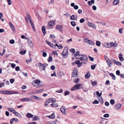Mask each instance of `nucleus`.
<instances>
[{
	"instance_id": "obj_4",
	"label": "nucleus",
	"mask_w": 124,
	"mask_h": 124,
	"mask_svg": "<svg viewBox=\"0 0 124 124\" xmlns=\"http://www.w3.org/2000/svg\"><path fill=\"white\" fill-rule=\"evenodd\" d=\"M25 38V40H26V41L28 42L29 44L30 47H32L33 46V44L32 41L30 39H29V38L25 37L24 36V39Z\"/></svg>"
},
{
	"instance_id": "obj_28",
	"label": "nucleus",
	"mask_w": 124,
	"mask_h": 124,
	"mask_svg": "<svg viewBox=\"0 0 124 124\" xmlns=\"http://www.w3.org/2000/svg\"><path fill=\"white\" fill-rule=\"evenodd\" d=\"M32 84L33 85L34 87H39L41 86V85L39 84Z\"/></svg>"
},
{
	"instance_id": "obj_9",
	"label": "nucleus",
	"mask_w": 124,
	"mask_h": 124,
	"mask_svg": "<svg viewBox=\"0 0 124 124\" xmlns=\"http://www.w3.org/2000/svg\"><path fill=\"white\" fill-rule=\"evenodd\" d=\"M45 42L47 44H48L49 45L52 47L54 48L55 47V46L54 45L52 44L51 43L49 42L47 40H46L45 41Z\"/></svg>"
},
{
	"instance_id": "obj_44",
	"label": "nucleus",
	"mask_w": 124,
	"mask_h": 124,
	"mask_svg": "<svg viewBox=\"0 0 124 124\" xmlns=\"http://www.w3.org/2000/svg\"><path fill=\"white\" fill-rule=\"evenodd\" d=\"M70 94V92L69 91H66L65 92L64 94L65 96H66L67 95L69 94Z\"/></svg>"
},
{
	"instance_id": "obj_61",
	"label": "nucleus",
	"mask_w": 124,
	"mask_h": 124,
	"mask_svg": "<svg viewBox=\"0 0 124 124\" xmlns=\"http://www.w3.org/2000/svg\"><path fill=\"white\" fill-rule=\"evenodd\" d=\"M91 27L95 29H96V26L95 25L94 23H93V25Z\"/></svg>"
},
{
	"instance_id": "obj_8",
	"label": "nucleus",
	"mask_w": 124,
	"mask_h": 124,
	"mask_svg": "<svg viewBox=\"0 0 124 124\" xmlns=\"http://www.w3.org/2000/svg\"><path fill=\"white\" fill-rule=\"evenodd\" d=\"M56 29L62 32V26L61 25H57L56 27Z\"/></svg>"
},
{
	"instance_id": "obj_51",
	"label": "nucleus",
	"mask_w": 124,
	"mask_h": 124,
	"mask_svg": "<svg viewBox=\"0 0 124 124\" xmlns=\"http://www.w3.org/2000/svg\"><path fill=\"white\" fill-rule=\"evenodd\" d=\"M70 51L71 52H72V53H74L75 52V50H74V49H73V48H72V49H71L70 50Z\"/></svg>"
},
{
	"instance_id": "obj_26",
	"label": "nucleus",
	"mask_w": 124,
	"mask_h": 124,
	"mask_svg": "<svg viewBox=\"0 0 124 124\" xmlns=\"http://www.w3.org/2000/svg\"><path fill=\"white\" fill-rule=\"evenodd\" d=\"M55 115L54 113H53L50 116H49V117L50 118H55Z\"/></svg>"
},
{
	"instance_id": "obj_7",
	"label": "nucleus",
	"mask_w": 124,
	"mask_h": 124,
	"mask_svg": "<svg viewBox=\"0 0 124 124\" xmlns=\"http://www.w3.org/2000/svg\"><path fill=\"white\" fill-rule=\"evenodd\" d=\"M66 108L64 106H62L60 108L61 112L64 115H66Z\"/></svg>"
},
{
	"instance_id": "obj_39",
	"label": "nucleus",
	"mask_w": 124,
	"mask_h": 124,
	"mask_svg": "<svg viewBox=\"0 0 124 124\" xmlns=\"http://www.w3.org/2000/svg\"><path fill=\"white\" fill-rule=\"evenodd\" d=\"M110 103L112 105H113L115 103V101L113 99H111L110 101Z\"/></svg>"
},
{
	"instance_id": "obj_22",
	"label": "nucleus",
	"mask_w": 124,
	"mask_h": 124,
	"mask_svg": "<svg viewBox=\"0 0 124 124\" xmlns=\"http://www.w3.org/2000/svg\"><path fill=\"white\" fill-rule=\"evenodd\" d=\"M107 62L108 63V66L109 67H111V65H112V63L110 60H108Z\"/></svg>"
},
{
	"instance_id": "obj_52",
	"label": "nucleus",
	"mask_w": 124,
	"mask_h": 124,
	"mask_svg": "<svg viewBox=\"0 0 124 124\" xmlns=\"http://www.w3.org/2000/svg\"><path fill=\"white\" fill-rule=\"evenodd\" d=\"M51 69L53 70H54L55 69V67L54 65H52L51 67Z\"/></svg>"
},
{
	"instance_id": "obj_21",
	"label": "nucleus",
	"mask_w": 124,
	"mask_h": 124,
	"mask_svg": "<svg viewBox=\"0 0 124 124\" xmlns=\"http://www.w3.org/2000/svg\"><path fill=\"white\" fill-rule=\"evenodd\" d=\"M80 53V52L79 51H77L74 55L75 57L77 59H79V57L77 58V56Z\"/></svg>"
},
{
	"instance_id": "obj_42",
	"label": "nucleus",
	"mask_w": 124,
	"mask_h": 124,
	"mask_svg": "<svg viewBox=\"0 0 124 124\" xmlns=\"http://www.w3.org/2000/svg\"><path fill=\"white\" fill-rule=\"evenodd\" d=\"M31 99L30 98H24V101H30L31 100Z\"/></svg>"
},
{
	"instance_id": "obj_54",
	"label": "nucleus",
	"mask_w": 124,
	"mask_h": 124,
	"mask_svg": "<svg viewBox=\"0 0 124 124\" xmlns=\"http://www.w3.org/2000/svg\"><path fill=\"white\" fill-rule=\"evenodd\" d=\"M109 116V115L108 114H106L104 115L103 116L105 117H108Z\"/></svg>"
},
{
	"instance_id": "obj_1",
	"label": "nucleus",
	"mask_w": 124,
	"mask_h": 124,
	"mask_svg": "<svg viewBox=\"0 0 124 124\" xmlns=\"http://www.w3.org/2000/svg\"><path fill=\"white\" fill-rule=\"evenodd\" d=\"M27 17H26V16L25 17V19L26 20V22L27 23H28V19L29 21L30 22L32 28L33 29L34 31H35V28L34 27V25L33 23H32V22L31 21V18L30 16L28 13H27Z\"/></svg>"
},
{
	"instance_id": "obj_55",
	"label": "nucleus",
	"mask_w": 124,
	"mask_h": 124,
	"mask_svg": "<svg viewBox=\"0 0 124 124\" xmlns=\"http://www.w3.org/2000/svg\"><path fill=\"white\" fill-rule=\"evenodd\" d=\"M16 70L17 71H19L20 70V68L18 66H16L15 68Z\"/></svg>"
},
{
	"instance_id": "obj_58",
	"label": "nucleus",
	"mask_w": 124,
	"mask_h": 124,
	"mask_svg": "<svg viewBox=\"0 0 124 124\" xmlns=\"http://www.w3.org/2000/svg\"><path fill=\"white\" fill-rule=\"evenodd\" d=\"M8 2V4L9 5H10L11 4L12 2L10 0H7Z\"/></svg>"
},
{
	"instance_id": "obj_5",
	"label": "nucleus",
	"mask_w": 124,
	"mask_h": 124,
	"mask_svg": "<svg viewBox=\"0 0 124 124\" xmlns=\"http://www.w3.org/2000/svg\"><path fill=\"white\" fill-rule=\"evenodd\" d=\"M77 70L76 68H74L73 70L72 73V76L73 77H76L78 76L77 74Z\"/></svg>"
},
{
	"instance_id": "obj_2",
	"label": "nucleus",
	"mask_w": 124,
	"mask_h": 124,
	"mask_svg": "<svg viewBox=\"0 0 124 124\" xmlns=\"http://www.w3.org/2000/svg\"><path fill=\"white\" fill-rule=\"evenodd\" d=\"M82 84H77L73 87L71 89V91H73L76 90H78L81 88L82 87Z\"/></svg>"
},
{
	"instance_id": "obj_41",
	"label": "nucleus",
	"mask_w": 124,
	"mask_h": 124,
	"mask_svg": "<svg viewBox=\"0 0 124 124\" xmlns=\"http://www.w3.org/2000/svg\"><path fill=\"white\" fill-rule=\"evenodd\" d=\"M48 62H51L52 61V57L51 56H50L48 58Z\"/></svg>"
},
{
	"instance_id": "obj_37",
	"label": "nucleus",
	"mask_w": 124,
	"mask_h": 124,
	"mask_svg": "<svg viewBox=\"0 0 124 124\" xmlns=\"http://www.w3.org/2000/svg\"><path fill=\"white\" fill-rule=\"evenodd\" d=\"M91 82H92L91 84L93 85V86H95L97 84L96 81H94L93 82L91 81Z\"/></svg>"
},
{
	"instance_id": "obj_53",
	"label": "nucleus",
	"mask_w": 124,
	"mask_h": 124,
	"mask_svg": "<svg viewBox=\"0 0 124 124\" xmlns=\"http://www.w3.org/2000/svg\"><path fill=\"white\" fill-rule=\"evenodd\" d=\"M11 65V67L13 68H15L16 66V65L15 64H14L13 63H12Z\"/></svg>"
},
{
	"instance_id": "obj_35",
	"label": "nucleus",
	"mask_w": 124,
	"mask_h": 124,
	"mask_svg": "<svg viewBox=\"0 0 124 124\" xmlns=\"http://www.w3.org/2000/svg\"><path fill=\"white\" fill-rule=\"evenodd\" d=\"M32 61V59L31 58H30V59H27L26 60V62L27 64H28L30 62H31Z\"/></svg>"
},
{
	"instance_id": "obj_29",
	"label": "nucleus",
	"mask_w": 124,
	"mask_h": 124,
	"mask_svg": "<svg viewBox=\"0 0 124 124\" xmlns=\"http://www.w3.org/2000/svg\"><path fill=\"white\" fill-rule=\"evenodd\" d=\"M104 46L107 47H109L110 46L109 44L107 43H106L104 44Z\"/></svg>"
},
{
	"instance_id": "obj_36",
	"label": "nucleus",
	"mask_w": 124,
	"mask_h": 124,
	"mask_svg": "<svg viewBox=\"0 0 124 124\" xmlns=\"http://www.w3.org/2000/svg\"><path fill=\"white\" fill-rule=\"evenodd\" d=\"M75 17H76V18L77 17H75L74 15H72L70 17V19L71 20H74Z\"/></svg>"
},
{
	"instance_id": "obj_6",
	"label": "nucleus",
	"mask_w": 124,
	"mask_h": 124,
	"mask_svg": "<svg viewBox=\"0 0 124 124\" xmlns=\"http://www.w3.org/2000/svg\"><path fill=\"white\" fill-rule=\"evenodd\" d=\"M38 65L40 69L43 70H44L45 69L44 65L42 63L39 62L38 63Z\"/></svg>"
},
{
	"instance_id": "obj_64",
	"label": "nucleus",
	"mask_w": 124,
	"mask_h": 124,
	"mask_svg": "<svg viewBox=\"0 0 124 124\" xmlns=\"http://www.w3.org/2000/svg\"><path fill=\"white\" fill-rule=\"evenodd\" d=\"M28 124H36V123L35 122H29Z\"/></svg>"
},
{
	"instance_id": "obj_47",
	"label": "nucleus",
	"mask_w": 124,
	"mask_h": 124,
	"mask_svg": "<svg viewBox=\"0 0 124 124\" xmlns=\"http://www.w3.org/2000/svg\"><path fill=\"white\" fill-rule=\"evenodd\" d=\"M9 42L11 44H14L15 43V41L13 39H12Z\"/></svg>"
},
{
	"instance_id": "obj_40",
	"label": "nucleus",
	"mask_w": 124,
	"mask_h": 124,
	"mask_svg": "<svg viewBox=\"0 0 124 124\" xmlns=\"http://www.w3.org/2000/svg\"><path fill=\"white\" fill-rule=\"evenodd\" d=\"M96 66V64L91 65V69L93 70H94L95 69Z\"/></svg>"
},
{
	"instance_id": "obj_10",
	"label": "nucleus",
	"mask_w": 124,
	"mask_h": 124,
	"mask_svg": "<svg viewBox=\"0 0 124 124\" xmlns=\"http://www.w3.org/2000/svg\"><path fill=\"white\" fill-rule=\"evenodd\" d=\"M41 81L40 80L38 79L35 80L33 81L32 82V84H39L41 82Z\"/></svg>"
},
{
	"instance_id": "obj_16",
	"label": "nucleus",
	"mask_w": 124,
	"mask_h": 124,
	"mask_svg": "<svg viewBox=\"0 0 124 124\" xmlns=\"http://www.w3.org/2000/svg\"><path fill=\"white\" fill-rule=\"evenodd\" d=\"M31 98L37 100H40L41 98L35 95H32L31 97Z\"/></svg>"
},
{
	"instance_id": "obj_56",
	"label": "nucleus",
	"mask_w": 124,
	"mask_h": 124,
	"mask_svg": "<svg viewBox=\"0 0 124 124\" xmlns=\"http://www.w3.org/2000/svg\"><path fill=\"white\" fill-rule=\"evenodd\" d=\"M120 71L119 70H117L116 71V74L117 75H120Z\"/></svg>"
},
{
	"instance_id": "obj_19",
	"label": "nucleus",
	"mask_w": 124,
	"mask_h": 124,
	"mask_svg": "<svg viewBox=\"0 0 124 124\" xmlns=\"http://www.w3.org/2000/svg\"><path fill=\"white\" fill-rule=\"evenodd\" d=\"M68 47H65L64 48V50L63 52V53H68Z\"/></svg>"
},
{
	"instance_id": "obj_20",
	"label": "nucleus",
	"mask_w": 124,
	"mask_h": 124,
	"mask_svg": "<svg viewBox=\"0 0 124 124\" xmlns=\"http://www.w3.org/2000/svg\"><path fill=\"white\" fill-rule=\"evenodd\" d=\"M119 57L120 61H123L124 58L122 57V54H120L118 55Z\"/></svg>"
},
{
	"instance_id": "obj_57",
	"label": "nucleus",
	"mask_w": 124,
	"mask_h": 124,
	"mask_svg": "<svg viewBox=\"0 0 124 124\" xmlns=\"http://www.w3.org/2000/svg\"><path fill=\"white\" fill-rule=\"evenodd\" d=\"M78 8V7L77 5H76L74 7V8L76 10Z\"/></svg>"
},
{
	"instance_id": "obj_27",
	"label": "nucleus",
	"mask_w": 124,
	"mask_h": 124,
	"mask_svg": "<svg viewBox=\"0 0 124 124\" xmlns=\"http://www.w3.org/2000/svg\"><path fill=\"white\" fill-rule=\"evenodd\" d=\"M48 24L49 26H52L54 25V23L53 21H51L49 22Z\"/></svg>"
},
{
	"instance_id": "obj_30",
	"label": "nucleus",
	"mask_w": 124,
	"mask_h": 124,
	"mask_svg": "<svg viewBox=\"0 0 124 124\" xmlns=\"http://www.w3.org/2000/svg\"><path fill=\"white\" fill-rule=\"evenodd\" d=\"M50 102L48 100V99L45 102V104H44V106L46 107V106H47L48 105V104Z\"/></svg>"
},
{
	"instance_id": "obj_33",
	"label": "nucleus",
	"mask_w": 124,
	"mask_h": 124,
	"mask_svg": "<svg viewBox=\"0 0 124 124\" xmlns=\"http://www.w3.org/2000/svg\"><path fill=\"white\" fill-rule=\"evenodd\" d=\"M74 81L76 83H78V81L79 80V79L78 78H75L74 79Z\"/></svg>"
},
{
	"instance_id": "obj_63",
	"label": "nucleus",
	"mask_w": 124,
	"mask_h": 124,
	"mask_svg": "<svg viewBox=\"0 0 124 124\" xmlns=\"http://www.w3.org/2000/svg\"><path fill=\"white\" fill-rule=\"evenodd\" d=\"M72 39L71 38H70L69 39L67 40V43H68L72 41Z\"/></svg>"
},
{
	"instance_id": "obj_59",
	"label": "nucleus",
	"mask_w": 124,
	"mask_h": 124,
	"mask_svg": "<svg viewBox=\"0 0 124 124\" xmlns=\"http://www.w3.org/2000/svg\"><path fill=\"white\" fill-rule=\"evenodd\" d=\"M50 37L51 38H53V39H54L55 38V37L54 36V35L51 34L50 35Z\"/></svg>"
},
{
	"instance_id": "obj_12",
	"label": "nucleus",
	"mask_w": 124,
	"mask_h": 124,
	"mask_svg": "<svg viewBox=\"0 0 124 124\" xmlns=\"http://www.w3.org/2000/svg\"><path fill=\"white\" fill-rule=\"evenodd\" d=\"M46 27L44 26H43L42 27V31L44 35H45V34L46 33V31L45 30Z\"/></svg>"
},
{
	"instance_id": "obj_49",
	"label": "nucleus",
	"mask_w": 124,
	"mask_h": 124,
	"mask_svg": "<svg viewBox=\"0 0 124 124\" xmlns=\"http://www.w3.org/2000/svg\"><path fill=\"white\" fill-rule=\"evenodd\" d=\"M93 23H92L90 22H88V25L89 26L91 27L93 25Z\"/></svg>"
},
{
	"instance_id": "obj_46",
	"label": "nucleus",
	"mask_w": 124,
	"mask_h": 124,
	"mask_svg": "<svg viewBox=\"0 0 124 124\" xmlns=\"http://www.w3.org/2000/svg\"><path fill=\"white\" fill-rule=\"evenodd\" d=\"M85 21V20L84 18H82L80 20V22L81 23H84Z\"/></svg>"
},
{
	"instance_id": "obj_34",
	"label": "nucleus",
	"mask_w": 124,
	"mask_h": 124,
	"mask_svg": "<svg viewBox=\"0 0 124 124\" xmlns=\"http://www.w3.org/2000/svg\"><path fill=\"white\" fill-rule=\"evenodd\" d=\"M90 75V74L89 73H88L85 75V77L86 78H88Z\"/></svg>"
},
{
	"instance_id": "obj_18",
	"label": "nucleus",
	"mask_w": 124,
	"mask_h": 124,
	"mask_svg": "<svg viewBox=\"0 0 124 124\" xmlns=\"http://www.w3.org/2000/svg\"><path fill=\"white\" fill-rule=\"evenodd\" d=\"M68 53H63L62 52V54H61L63 56V57L64 58H66L68 56Z\"/></svg>"
},
{
	"instance_id": "obj_38",
	"label": "nucleus",
	"mask_w": 124,
	"mask_h": 124,
	"mask_svg": "<svg viewBox=\"0 0 124 124\" xmlns=\"http://www.w3.org/2000/svg\"><path fill=\"white\" fill-rule=\"evenodd\" d=\"M39 117L37 116H35L33 118L32 120L33 121L37 120L39 119Z\"/></svg>"
},
{
	"instance_id": "obj_3",
	"label": "nucleus",
	"mask_w": 124,
	"mask_h": 124,
	"mask_svg": "<svg viewBox=\"0 0 124 124\" xmlns=\"http://www.w3.org/2000/svg\"><path fill=\"white\" fill-rule=\"evenodd\" d=\"M81 56V57H80L79 58L80 61H82L83 60H84L85 62H87L88 61V59L86 55L81 54L79 55V56Z\"/></svg>"
},
{
	"instance_id": "obj_43",
	"label": "nucleus",
	"mask_w": 124,
	"mask_h": 124,
	"mask_svg": "<svg viewBox=\"0 0 124 124\" xmlns=\"http://www.w3.org/2000/svg\"><path fill=\"white\" fill-rule=\"evenodd\" d=\"M71 25L73 26H75L76 25V23L74 21H71Z\"/></svg>"
},
{
	"instance_id": "obj_50",
	"label": "nucleus",
	"mask_w": 124,
	"mask_h": 124,
	"mask_svg": "<svg viewBox=\"0 0 124 124\" xmlns=\"http://www.w3.org/2000/svg\"><path fill=\"white\" fill-rule=\"evenodd\" d=\"M42 55L43 57H46L47 56V53L45 52H43Z\"/></svg>"
},
{
	"instance_id": "obj_11",
	"label": "nucleus",
	"mask_w": 124,
	"mask_h": 124,
	"mask_svg": "<svg viewBox=\"0 0 124 124\" xmlns=\"http://www.w3.org/2000/svg\"><path fill=\"white\" fill-rule=\"evenodd\" d=\"M48 100L50 103H53L56 101V100L55 99L53 98H50Z\"/></svg>"
},
{
	"instance_id": "obj_32",
	"label": "nucleus",
	"mask_w": 124,
	"mask_h": 124,
	"mask_svg": "<svg viewBox=\"0 0 124 124\" xmlns=\"http://www.w3.org/2000/svg\"><path fill=\"white\" fill-rule=\"evenodd\" d=\"M96 44L98 46H99L101 45V42L99 41H97L96 42Z\"/></svg>"
},
{
	"instance_id": "obj_31",
	"label": "nucleus",
	"mask_w": 124,
	"mask_h": 124,
	"mask_svg": "<svg viewBox=\"0 0 124 124\" xmlns=\"http://www.w3.org/2000/svg\"><path fill=\"white\" fill-rule=\"evenodd\" d=\"M12 112L13 113L15 114L16 116H18V115H16V114L18 115H19V114L14 109H13Z\"/></svg>"
},
{
	"instance_id": "obj_62",
	"label": "nucleus",
	"mask_w": 124,
	"mask_h": 124,
	"mask_svg": "<svg viewBox=\"0 0 124 124\" xmlns=\"http://www.w3.org/2000/svg\"><path fill=\"white\" fill-rule=\"evenodd\" d=\"M92 8L94 10H96V9L97 8L94 5L93 6Z\"/></svg>"
},
{
	"instance_id": "obj_48",
	"label": "nucleus",
	"mask_w": 124,
	"mask_h": 124,
	"mask_svg": "<svg viewBox=\"0 0 124 124\" xmlns=\"http://www.w3.org/2000/svg\"><path fill=\"white\" fill-rule=\"evenodd\" d=\"M63 91V90L62 89H60V90H57L55 91L56 93H61Z\"/></svg>"
},
{
	"instance_id": "obj_15",
	"label": "nucleus",
	"mask_w": 124,
	"mask_h": 124,
	"mask_svg": "<svg viewBox=\"0 0 124 124\" xmlns=\"http://www.w3.org/2000/svg\"><path fill=\"white\" fill-rule=\"evenodd\" d=\"M26 116L28 118H32L33 116V115L29 113H28L26 115Z\"/></svg>"
},
{
	"instance_id": "obj_17",
	"label": "nucleus",
	"mask_w": 124,
	"mask_h": 124,
	"mask_svg": "<svg viewBox=\"0 0 124 124\" xmlns=\"http://www.w3.org/2000/svg\"><path fill=\"white\" fill-rule=\"evenodd\" d=\"M119 2V0H114L113 1V4L114 5H116L118 4Z\"/></svg>"
},
{
	"instance_id": "obj_14",
	"label": "nucleus",
	"mask_w": 124,
	"mask_h": 124,
	"mask_svg": "<svg viewBox=\"0 0 124 124\" xmlns=\"http://www.w3.org/2000/svg\"><path fill=\"white\" fill-rule=\"evenodd\" d=\"M121 107V104L118 103L115 105V107L116 109H120Z\"/></svg>"
},
{
	"instance_id": "obj_13",
	"label": "nucleus",
	"mask_w": 124,
	"mask_h": 124,
	"mask_svg": "<svg viewBox=\"0 0 124 124\" xmlns=\"http://www.w3.org/2000/svg\"><path fill=\"white\" fill-rule=\"evenodd\" d=\"M112 60L113 61H112V62H114V63H115V64H116L117 65L119 66H121L122 65V64L120 62H116V61H115L114 60Z\"/></svg>"
},
{
	"instance_id": "obj_23",
	"label": "nucleus",
	"mask_w": 124,
	"mask_h": 124,
	"mask_svg": "<svg viewBox=\"0 0 124 124\" xmlns=\"http://www.w3.org/2000/svg\"><path fill=\"white\" fill-rule=\"evenodd\" d=\"M51 106L52 107H57L58 106V105L56 103L51 104Z\"/></svg>"
},
{
	"instance_id": "obj_45",
	"label": "nucleus",
	"mask_w": 124,
	"mask_h": 124,
	"mask_svg": "<svg viewBox=\"0 0 124 124\" xmlns=\"http://www.w3.org/2000/svg\"><path fill=\"white\" fill-rule=\"evenodd\" d=\"M93 103V104H98L99 103V102L97 100H95Z\"/></svg>"
},
{
	"instance_id": "obj_60",
	"label": "nucleus",
	"mask_w": 124,
	"mask_h": 124,
	"mask_svg": "<svg viewBox=\"0 0 124 124\" xmlns=\"http://www.w3.org/2000/svg\"><path fill=\"white\" fill-rule=\"evenodd\" d=\"M89 60L92 61H93V58L91 57L90 56H89Z\"/></svg>"
},
{
	"instance_id": "obj_25",
	"label": "nucleus",
	"mask_w": 124,
	"mask_h": 124,
	"mask_svg": "<svg viewBox=\"0 0 124 124\" xmlns=\"http://www.w3.org/2000/svg\"><path fill=\"white\" fill-rule=\"evenodd\" d=\"M8 91H0V93L4 94H8Z\"/></svg>"
},
{
	"instance_id": "obj_24",
	"label": "nucleus",
	"mask_w": 124,
	"mask_h": 124,
	"mask_svg": "<svg viewBox=\"0 0 124 124\" xmlns=\"http://www.w3.org/2000/svg\"><path fill=\"white\" fill-rule=\"evenodd\" d=\"M88 43L89 44L91 45H93L95 44V43L94 42L90 40H88Z\"/></svg>"
}]
</instances>
